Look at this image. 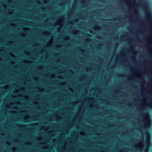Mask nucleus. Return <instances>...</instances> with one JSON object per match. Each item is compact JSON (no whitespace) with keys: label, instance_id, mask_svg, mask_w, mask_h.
Returning <instances> with one entry per match:
<instances>
[{"label":"nucleus","instance_id":"f257e3e1","mask_svg":"<svg viewBox=\"0 0 152 152\" xmlns=\"http://www.w3.org/2000/svg\"><path fill=\"white\" fill-rule=\"evenodd\" d=\"M122 0L128 5L129 8L134 9L137 14V12L136 9L137 8L141 6L144 9L147 21L151 33L148 39L147 42L150 46L151 52L152 54V11L150 8L149 3L146 0H139L138 3H136L135 0Z\"/></svg>","mask_w":152,"mask_h":152},{"label":"nucleus","instance_id":"f03ea898","mask_svg":"<svg viewBox=\"0 0 152 152\" xmlns=\"http://www.w3.org/2000/svg\"><path fill=\"white\" fill-rule=\"evenodd\" d=\"M143 123L144 126L146 127H149L151 125V121L149 115L148 113H145L143 115Z\"/></svg>","mask_w":152,"mask_h":152},{"label":"nucleus","instance_id":"7ed1b4c3","mask_svg":"<svg viewBox=\"0 0 152 152\" xmlns=\"http://www.w3.org/2000/svg\"><path fill=\"white\" fill-rule=\"evenodd\" d=\"M140 106L142 109L145 106L147 105L150 108H152V101L151 100L149 103H147V99L145 98L140 100Z\"/></svg>","mask_w":152,"mask_h":152},{"label":"nucleus","instance_id":"20e7f679","mask_svg":"<svg viewBox=\"0 0 152 152\" xmlns=\"http://www.w3.org/2000/svg\"><path fill=\"white\" fill-rule=\"evenodd\" d=\"M145 135L146 136V140L145 145V149L144 150V152H148V147L150 145V134L149 132L147 131L145 133Z\"/></svg>","mask_w":152,"mask_h":152},{"label":"nucleus","instance_id":"39448f33","mask_svg":"<svg viewBox=\"0 0 152 152\" xmlns=\"http://www.w3.org/2000/svg\"><path fill=\"white\" fill-rule=\"evenodd\" d=\"M143 138H142L140 140L138 141V142L135 145L136 148L139 149L140 150H142L143 148Z\"/></svg>","mask_w":152,"mask_h":152},{"label":"nucleus","instance_id":"423d86ee","mask_svg":"<svg viewBox=\"0 0 152 152\" xmlns=\"http://www.w3.org/2000/svg\"><path fill=\"white\" fill-rule=\"evenodd\" d=\"M63 23V19L62 18L59 19L58 20H57L56 22V24L57 25H59L61 26H61L62 25V23Z\"/></svg>","mask_w":152,"mask_h":152},{"label":"nucleus","instance_id":"0eeeda50","mask_svg":"<svg viewBox=\"0 0 152 152\" xmlns=\"http://www.w3.org/2000/svg\"><path fill=\"white\" fill-rule=\"evenodd\" d=\"M53 39H50L49 42L48 43L47 46L48 47H50L51 46V45H52V44L53 43Z\"/></svg>","mask_w":152,"mask_h":152},{"label":"nucleus","instance_id":"6e6552de","mask_svg":"<svg viewBox=\"0 0 152 152\" xmlns=\"http://www.w3.org/2000/svg\"><path fill=\"white\" fill-rule=\"evenodd\" d=\"M142 136H143L144 134H143V133L142 132Z\"/></svg>","mask_w":152,"mask_h":152},{"label":"nucleus","instance_id":"1a4fd4ad","mask_svg":"<svg viewBox=\"0 0 152 152\" xmlns=\"http://www.w3.org/2000/svg\"><path fill=\"white\" fill-rule=\"evenodd\" d=\"M26 117H28H28H29V116H28V115H27V116H26Z\"/></svg>","mask_w":152,"mask_h":152},{"label":"nucleus","instance_id":"9d476101","mask_svg":"<svg viewBox=\"0 0 152 152\" xmlns=\"http://www.w3.org/2000/svg\"><path fill=\"white\" fill-rule=\"evenodd\" d=\"M69 39V37H67V39Z\"/></svg>","mask_w":152,"mask_h":152},{"label":"nucleus","instance_id":"9b49d317","mask_svg":"<svg viewBox=\"0 0 152 152\" xmlns=\"http://www.w3.org/2000/svg\"><path fill=\"white\" fill-rule=\"evenodd\" d=\"M15 107V108H17V107Z\"/></svg>","mask_w":152,"mask_h":152}]
</instances>
